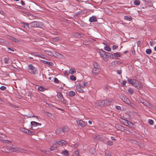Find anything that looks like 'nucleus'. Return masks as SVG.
<instances>
[{
	"instance_id": "nucleus-9",
	"label": "nucleus",
	"mask_w": 156,
	"mask_h": 156,
	"mask_svg": "<svg viewBox=\"0 0 156 156\" xmlns=\"http://www.w3.org/2000/svg\"><path fill=\"white\" fill-rule=\"evenodd\" d=\"M30 26L32 27H41V23L37 21H34L29 24Z\"/></svg>"
},
{
	"instance_id": "nucleus-17",
	"label": "nucleus",
	"mask_w": 156,
	"mask_h": 156,
	"mask_svg": "<svg viewBox=\"0 0 156 156\" xmlns=\"http://www.w3.org/2000/svg\"><path fill=\"white\" fill-rule=\"evenodd\" d=\"M114 59L117 58L118 57H121L120 53L119 52L114 53Z\"/></svg>"
},
{
	"instance_id": "nucleus-35",
	"label": "nucleus",
	"mask_w": 156,
	"mask_h": 156,
	"mask_svg": "<svg viewBox=\"0 0 156 156\" xmlns=\"http://www.w3.org/2000/svg\"><path fill=\"white\" fill-rule=\"evenodd\" d=\"M107 144L108 145L111 146L112 145L113 142L111 140H109L107 142Z\"/></svg>"
},
{
	"instance_id": "nucleus-3",
	"label": "nucleus",
	"mask_w": 156,
	"mask_h": 156,
	"mask_svg": "<svg viewBox=\"0 0 156 156\" xmlns=\"http://www.w3.org/2000/svg\"><path fill=\"white\" fill-rule=\"evenodd\" d=\"M27 70L29 73L34 74H36L37 72V68L32 64H30L28 66Z\"/></svg>"
},
{
	"instance_id": "nucleus-58",
	"label": "nucleus",
	"mask_w": 156,
	"mask_h": 156,
	"mask_svg": "<svg viewBox=\"0 0 156 156\" xmlns=\"http://www.w3.org/2000/svg\"><path fill=\"white\" fill-rule=\"evenodd\" d=\"M88 123L90 125H91L92 124V122L90 120L88 121Z\"/></svg>"
},
{
	"instance_id": "nucleus-6",
	"label": "nucleus",
	"mask_w": 156,
	"mask_h": 156,
	"mask_svg": "<svg viewBox=\"0 0 156 156\" xmlns=\"http://www.w3.org/2000/svg\"><path fill=\"white\" fill-rule=\"evenodd\" d=\"M45 51L46 54L52 56L58 57L61 55V54L55 52H52L50 51Z\"/></svg>"
},
{
	"instance_id": "nucleus-13",
	"label": "nucleus",
	"mask_w": 156,
	"mask_h": 156,
	"mask_svg": "<svg viewBox=\"0 0 156 156\" xmlns=\"http://www.w3.org/2000/svg\"><path fill=\"white\" fill-rule=\"evenodd\" d=\"M121 99L123 101L128 105H129L131 104L130 100L126 97L122 96L121 98Z\"/></svg>"
},
{
	"instance_id": "nucleus-23",
	"label": "nucleus",
	"mask_w": 156,
	"mask_h": 156,
	"mask_svg": "<svg viewBox=\"0 0 156 156\" xmlns=\"http://www.w3.org/2000/svg\"><path fill=\"white\" fill-rule=\"evenodd\" d=\"M9 148V145L7 146L6 147H3V148H2V151L3 152H5V153H9V152H7L5 151H6L8 149V148Z\"/></svg>"
},
{
	"instance_id": "nucleus-27",
	"label": "nucleus",
	"mask_w": 156,
	"mask_h": 156,
	"mask_svg": "<svg viewBox=\"0 0 156 156\" xmlns=\"http://www.w3.org/2000/svg\"><path fill=\"white\" fill-rule=\"evenodd\" d=\"M37 89L39 91H44L45 90V88L44 87L42 86H39L38 87Z\"/></svg>"
},
{
	"instance_id": "nucleus-41",
	"label": "nucleus",
	"mask_w": 156,
	"mask_h": 156,
	"mask_svg": "<svg viewBox=\"0 0 156 156\" xmlns=\"http://www.w3.org/2000/svg\"><path fill=\"white\" fill-rule=\"evenodd\" d=\"M137 46H140L141 45V43L140 41H138L137 42Z\"/></svg>"
},
{
	"instance_id": "nucleus-39",
	"label": "nucleus",
	"mask_w": 156,
	"mask_h": 156,
	"mask_svg": "<svg viewBox=\"0 0 156 156\" xmlns=\"http://www.w3.org/2000/svg\"><path fill=\"white\" fill-rule=\"evenodd\" d=\"M6 89V87L4 86H2L0 87V89L2 90H4Z\"/></svg>"
},
{
	"instance_id": "nucleus-15",
	"label": "nucleus",
	"mask_w": 156,
	"mask_h": 156,
	"mask_svg": "<svg viewBox=\"0 0 156 156\" xmlns=\"http://www.w3.org/2000/svg\"><path fill=\"white\" fill-rule=\"evenodd\" d=\"M22 131L23 132L27 134H29L30 135H31L32 134V132L31 131H29L27 129H23V130H22Z\"/></svg>"
},
{
	"instance_id": "nucleus-40",
	"label": "nucleus",
	"mask_w": 156,
	"mask_h": 156,
	"mask_svg": "<svg viewBox=\"0 0 156 156\" xmlns=\"http://www.w3.org/2000/svg\"><path fill=\"white\" fill-rule=\"evenodd\" d=\"M45 56L41 54H40L39 57L41 58H42L45 59Z\"/></svg>"
},
{
	"instance_id": "nucleus-24",
	"label": "nucleus",
	"mask_w": 156,
	"mask_h": 156,
	"mask_svg": "<svg viewBox=\"0 0 156 156\" xmlns=\"http://www.w3.org/2000/svg\"><path fill=\"white\" fill-rule=\"evenodd\" d=\"M104 49L108 51H111V48L109 46H106L104 48Z\"/></svg>"
},
{
	"instance_id": "nucleus-48",
	"label": "nucleus",
	"mask_w": 156,
	"mask_h": 156,
	"mask_svg": "<svg viewBox=\"0 0 156 156\" xmlns=\"http://www.w3.org/2000/svg\"><path fill=\"white\" fill-rule=\"evenodd\" d=\"M54 40L57 41L59 40V38L58 37H56L54 39Z\"/></svg>"
},
{
	"instance_id": "nucleus-49",
	"label": "nucleus",
	"mask_w": 156,
	"mask_h": 156,
	"mask_svg": "<svg viewBox=\"0 0 156 156\" xmlns=\"http://www.w3.org/2000/svg\"><path fill=\"white\" fill-rule=\"evenodd\" d=\"M147 103H148V102L146 101H144L143 102V104H144V105H147Z\"/></svg>"
},
{
	"instance_id": "nucleus-26",
	"label": "nucleus",
	"mask_w": 156,
	"mask_h": 156,
	"mask_svg": "<svg viewBox=\"0 0 156 156\" xmlns=\"http://www.w3.org/2000/svg\"><path fill=\"white\" fill-rule=\"evenodd\" d=\"M133 4L135 5H138L140 4V2L139 0H135L133 2Z\"/></svg>"
},
{
	"instance_id": "nucleus-60",
	"label": "nucleus",
	"mask_w": 156,
	"mask_h": 156,
	"mask_svg": "<svg viewBox=\"0 0 156 156\" xmlns=\"http://www.w3.org/2000/svg\"><path fill=\"white\" fill-rule=\"evenodd\" d=\"M30 117H36V116H30ZM36 118H37V119H38V118H37V117H36Z\"/></svg>"
},
{
	"instance_id": "nucleus-59",
	"label": "nucleus",
	"mask_w": 156,
	"mask_h": 156,
	"mask_svg": "<svg viewBox=\"0 0 156 156\" xmlns=\"http://www.w3.org/2000/svg\"><path fill=\"white\" fill-rule=\"evenodd\" d=\"M8 50H9L10 51H14V50H12V49H11V48H8Z\"/></svg>"
},
{
	"instance_id": "nucleus-57",
	"label": "nucleus",
	"mask_w": 156,
	"mask_h": 156,
	"mask_svg": "<svg viewBox=\"0 0 156 156\" xmlns=\"http://www.w3.org/2000/svg\"><path fill=\"white\" fill-rule=\"evenodd\" d=\"M111 139L112 140H115V138L113 136H112L111 137Z\"/></svg>"
},
{
	"instance_id": "nucleus-52",
	"label": "nucleus",
	"mask_w": 156,
	"mask_h": 156,
	"mask_svg": "<svg viewBox=\"0 0 156 156\" xmlns=\"http://www.w3.org/2000/svg\"><path fill=\"white\" fill-rule=\"evenodd\" d=\"M101 104V101H98L97 102V103H95V104L96 105L98 106V104Z\"/></svg>"
},
{
	"instance_id": "nucleus-51",
	"label": "nucleus",
	"mask_w": 156,
	"mask_h": 156,
	"mask_svg": "<svg viewBox=\"0 0 156 156\" xmlns=\"http://www.w3.org/2000/svg\"><path fill=\"white\" fill-rule=\"evenodd\" d=\"M21 3L22 5H25L24 2L22 0L21 1Z\"/></svg>"
},
{
	"instance_id": "nucleus-50",
	"label": "nucleus",
	"mask_w": 156,
	"mask_h": 156,
	"mask_svg": "<svg viewBox=\"0 0 156 156\" xmlns=\"http://www.w3.org/2000/svg\"><path fill=\"white\" fill-rule=\"evenodd\" d=\"M150 44L151 46H153L154 44V43L152 41H150Z\"/></svg>"
},
{
	"instance_id": "nucleus-62",
	"label": "nucleus",
	"mask_w": 156,
	"mask_h": 156,
	"mask_svg": "<svg viewBox=\"0 0 156 156\" xmlns=\"http://www.w3.org/2000/svg\"><path fill=\"white\" fill-rule=\"evenodd\" d=\"M29 58L30 59H32V58H33L32 57H29Z\"/></svg>"
},
{
	"instance_id": "nucleus-21",
	"label": "nucleus",
	"mask_w": 156,
	"mask_h": 156,
	"mask_svg": "<svg viewBox=\"0 0 156 156\" xmlns=\"http://www.w3.org/2000/svg\"><path fill=\"white\" fill-rule=\"evenodd\" d=\"M124 19L126 20L131 21L132 20V18L129 16H124Z\"/></svg>"
},
{
	"instance_id": "nucleus-54",
	"label": "nucleus",
	"mask_w": 156,
	"mask_h": 156,
	"mask_svg": "<svg viewBox=\"0 0 156 156\" xmlns=\"http://www.w3.org/2000/svg\"><path fill=\"white\" fill-rule=\"evenodd\" d=\"M126 81H123L122 82V85H126Z\"/></svg>"
},
{
	"instance_id": "nucleus-5",
	"label": "nucleus",
	"mask_w": 156,
	"mask_h": 156,
	"mask_svg": "<svg viewBox=\"0 0 156 156\" xmlns=\"http://www.w3.org/2000/svg\"><path fill=\"white\" fill-rule=\"evenodd\" d=\"M101 56L103 58L105 62H107L108 60V56L107 53H106L104 51H101L99 52Z\"/></svg>"
},
{
	"instance_id": "nucleus-7",
	"label": "nucleus",
	"mask_w": 156,
	"mask_h": 156,
	"mask_svg": "<svg viewBox=\"0 0 156 156\" xmlns=\"http://www.w3.org/2000/svg\"><path fill=\"white\" fill-rule=\"evenodd\" d=\"M110 103L109 100L105 99L101 101V104H98V106H103L108 105H109Z\"/></svg>"
},
{
	"instance_id": "nucleus-28",
	"label": "nucleus",
	"mask_w": 156,
	"mask_h": 156,
	"mask_svg": "<svg viewBox=\"0 0 156 156\" xmlns=\"http://www.w3.org/2000/svg\"><path fill=\"white\" fill-rule=\"evenodd\" d=\"M69 73L71 74H73L76 73L75 69H74L71 68L69 71Z\"/></svg>"
},
{
	"instance_id": "nucleus-42",
	"label": "nucleus",
	"mask_w": 156,
	"mask_h": 156,
	"mask_svg": "<svg viewBox=\"0 0 156 156\" xmlns=\"http://www.w3.org/2000/svg\"><path fill=\"white\" fill-rule=\"evenodd\" d=\"M118 48V46L115 45H113L112 46V48L113 50H115Z\"/></svg>"
},
{
	"instance_id": "nucleus-47",
	"label": "nucleus",
	"mask_w": 156,
	"mask_h": 156,
	"mask_svg": "<svg viewBox=\"0 0 156 156\" xmlns=\"http://www.w3.org/2000/svg\"><path fill=\"white\" fill-rule=\"evenodd\" d=\"M69 72H68L67 71H66L64 73V75H65L67 76V75H69Z\"/></svg>"
},
{
	"instance_id": "nucleus-38",
	"label": "nucleus",
	"mask_w": 156,
	"mask_h": 156,
	"mask_svg": "<svg viewBox=\"0 0 156 156\" xmlns=\"http://www.w3.org/2000/svg\"><path fill=\"white\" fill-rule=\"evenodd\" d=\"M74 154L76 156H78L79 154V151L78 150L75 151L74 152Z\"/></svg>"
},
{
	"instance_id": "nucleus-37",
	"label": "nucleus",
	"mask_w": 156,
	"mask_h": 156,
	"mask_svg": "<svg viewBox=\"0 0 156 156\" xmlns=\"http://www.w3.org/2000/svg\"><path fill=\"white\" fill-rule=\"evenodd\" d=\"M148 122L151 125H152L154 123L153 121L152 120L150 119L148 120Z\"/></svg>"
},
{
	"instance_id": "nucleus-19",
	"label": "nucleus",
	"mask_w": 156,
	"mask_h": 156,
	"mask_svg": "<svg viewBox=\"0 0 156 156\" xmlns=\"http://www.w3.org/2000/svg\"><path fill=\"white\" fill-rule=\"evenodd\" d=\"M22 24L23 25V26H24V27L26 29H29V25L28 23H25V22H23L22 23Z\"/></svg>"
},
{
	"instance_id": "nucleus-11",
	"label": "nucleus",
	"mask_w": 156,
	"mask_h": 156,
	"mask_svg": "<svg viewBox=\"0 0 156 156\" xmlns=\"http://www.w3.org/2000/svg\"><path fill=\"white\" fill-rule=\"evenodd\" d=\"M123 122L124 125L127 126L129 127H132L133 126V124L132 123L124 119Z\"/></svg>"
},
{
	"instance_id": "nucleus-10",
	"label": "nucleus",
	"mask_w": 156,
	"mask_h": 156,
	"mask_svg": "<svg viewBox=\"0 0 156 156\" xmlns=\"http://www.w3.org/2000/svg\"><path fill=\"white\" fill-rule=\"evenodd\" d=\"M66 144L65 141L63 140H61L58 141H55L54 143V145L58 146L63 145Z\"/></svg>"
},
{
	"instance_id": "nucleus-1",
	"label": "nucleus",
	"mask_w": 156,
	"mask_h": 156,
	"mask_svg": "<svg viewBox=\"0 0 156 156\" xmlns=\"http://www.w3.org/2000/svg\"><path fill=\"white\" fill-rule=\"evenodd\" d=\"M7 150L4 151L7 152H19L21 153H24L25 152V150L24 149H21L16 146L11 145V144L9 145V148Z\"/></svg>"
},
{
	"instance_id": "nucleus-4",
	"label": "nucleus",
	"mask_w": 156,
	"mask_h": 156,
	"mask_svg": "<svg viewBox=\"0 0 156 156\" xmlns=\"http://www.w3.org/2000/svg\"><path fill=\"white\" fill-rule=\"evenodd\" d=\"M93 65L94 67L92 69V72L95 74H97L100 71L99 66L95 62L94 63Z\"/></svg>"
},
{
	"instance_id": "nucleus-20",
	"label": "nucleus",
	"mask_w": 156,
	"mask_h": 156,
	"mask_svg": "<svg viewBox=\"0 0 156 156\" xmlns=\"http://www.w3.org/2000/svg\"><path fill=\"white\" fill-rule=\"evenodd\" d=\"M82 83V85H83V87H87L89 86L90 85V83H89L87 82H83Z\"/></svg>"
},
{
	"instance_id": "nucleus-16",
	"label": "nucleus",
	"mask_w": 156,
	"mask_h": 156,
	"mask_svg": "<svg viewBox=\"0 0 156 156\" xmlns=\"http://www.w3.org/2000/svg\"><path fill=\"white\" fill-rule=\"evenodd\" d=\"M89 20L91 22H96L97 20L96 17L92 16L90 18Z\"/></svg>"
},
{
	"instance_id": "nucleus-14",
	"label": "nucleus",
	"mask_w": 156,
	"mask_h": 156,
	"mask_svg": "<svg viewBox=\"0 0 156 156\" xmlns=\"http://www.w3.org/2000/svg\"><path fill=\"white\" fill-rule=\"evenodd\" d=\"M57 97L62 102L64 101V100L63 97L62 93L60 92H59L57 93Z\"/></svg>"
},
{
	"instance_id": "nucleus-2",
	"label": "nucleus",
	"mask_w": 156,
	"mask_h": 156,
	"mask_svg": "<svg viewBox=\"0 0 156 156\" xmlns=\"http://www.w3.org/2000/svg\"><path fill=\"white\" fill-rule=\"evenodd\" d=\"M128 81L129 83L137 89H140L142 87L141 83L135 79H129Z\"/></svg>"
},
{
	"instance_id": "nucleus-63",
	"label": "nucleus",
	"mask_w": 156,
	"mask_h": 156,
	"mask_svg": "<svg viewBox=\"0 0 156 156\" xmlns=\"http://www.w3.org/2000/svg\"><path fill=\"white\" fill-rule=\"evenodd\" d=\"M77 147V146H76L75 145H74V146H73V147H74V148H76V147Z\"/></svg>"
},
{
	"instance_id": "nucleus-46",
	"label": "nucleus",
	"mask_w": 156,
	"mask_h": 156,
	"mask_svg": "<svg viewBox=\"0 0 156 156\" xmlns=\"http://www.w3.org/2000/svg\"><path fill=\"white\" fill-rule=\"evenodd\" d=\"M75 36L77 37H81L80 34H75Z\"/></svg>"
},
{
	"instance_id": "nucleus-29",
	"label": "nucleus",
	"mask_w": 156,
	"mask_h": 156,
	"mask_svg": "<svg viewBox=\"0 0 156 156\" xmlns=\"http://www.w3.org/2000/svg\"><path fill=\"white\" fill-rule=\"evenodd\" d=\"M62 154L66 156H68L69 155V152L68 151L65 150L62 152Z\"/></svg>"
},
{
	"instance_id": "nucleus-30",
	"label": "nucleus",
	"mask_w": 156,
	"mask_h": 156,
	"mask_svg": "<svg viewBox=\"0 0 156 156\" xmlns=\"http://www.w3.org/2000/svg\"><path fill=\"white\" fill-rule=\"evenodd\" d=\"M39 54H39L37 52H34L32 53V55H34V56H37L38 57H39Z\"/></svg>"
},
{
	"instance_id": "nucleus-64",
	"label": "nucleus",
	"mask_w": 156,
	"mask_h": 156,
	"mask_svg": "<svg viewBox=\"0 0 156 156\" xmlns=\"http://www.w3.org/2000/svg\"><path fill=\"white\" fill-rule=\"evenodd\" d=\"M56 80H57V78H55V81Z\"/></svg>"
},
{
	"instance_id": "nucleus-56",
	"label": "nucleus",
	"mask_w": 156,
	"mask_h": 156,
	"mask_svg": "<svg viewBox=\"0 0 156 156\" xmlns=\"http://www.w3.org/2000/svg\"><path fill=\"white\" fill-rule=\"evenodd\" d=\"M122 72H121V70H119L118 71V73L119 74H121V73Z\"/></svg>"
},
{
	"instance_id": "nucleus-8",
	"label": "nucleus",
	"mask_w": 156,
	"mask_h": 156,
	"mask_svg": "<svg viewBox=\"0 0 156 156\" xmlns=\"http://www.w3.org/2000/svg\"><path fill=\"white\" fill-rule=\"evenodd\" d=\"M83 85L82 83H78L76 86V90L80 93H82L84 92L83 90Z\"/></svg>"
},
{
	"instance_id": "nucleus-25",
	"label": "nucleus",
	"mask_w": 156,
	"mask_h": 156,
	"mask_svg": "<svg viewBox=\"0 0 156 156\" xmlns=\"http://www.w3.org/2000/svg\"><path fill=\"white\" fill-rule=\"evenodd\" d=\"M9 38L15 42H18V40L14 38L11 36H9Z\"/></svg>"
},
{
	"instance_id": "nucleus-18",
	"label": "nucleus",
	"mask_w": 156,
	"mask_h": 156,
	"mask_svg": "<svg viewBox=\"0 0 156 156\" xmlns=\"http://www.w3.org/2000/svg\"><path fill=\"white\" fill-rule=\"evenodd\" d=\"M76 94L75 92L72 90L70 91L69 92V96L73 97L75 96Z\"/></svg>"
},
{
	"instance_id": "nucleus-36",
	"label": "nucleus",
	"mask_w": 156,
	"mask_h": 156,
	"mask_svg": "<svg viewBox=\"0 0 156 156\" xmlns=\"http://www.w3.org/2000/svg\"><path fill=\"white\" fill-rule=\"evenodd\" d=\"M70 78V80H72L74 81L76 80V78L73 76H71Z\"/></svg>"
},
{
	"instance_id": "nucleus-44",
	"label": "nucleus",
	"mask_w": 156,
	"mask_h": 156,
	"mask_svg": "<svg viewBox=\"0 0 156 156\" xmlns=\"http://www.w3.org/2000/svg\"><path fill=\"white\" fill-rule=\"evenodd\" d=\"M42 62L44 64H48V62L44 60H41Z\"/></svg>"
},
{
	"instance_id": "nucleus-53",
	"label": "nucleus",
	"mask_w": 156,
	"mask_h": 156,
	"mask_svg": "<svg viewBox=\"0 0 156 156\" xmlns=\"http://www.w3.org/2000/svg\"><path fill=\"white\" fill-rule=\"evenodd\" d=\"M53 64V63L51 62H48V64L49 66H52Z\"/></svg>"
},
{
	"instance_id": "nucleus-12",
	"label": "nucleus",
	"mask_w": 156,
	"mask_h": 156,
	"mask_svg": "<svg viewBox=\"0 0 156 156\" xmlns=\"http://www.w3.org/2000/svg\"><path fill=\"white\" fill-rule=\"evenodd\" d=\"M76 122L78 125H79L81 127H84L85 126V124L84 121H83L81 119L78 120H76Z\"/></svg>"
},
{
	"instance_id": "nucleus-22",
	"label": "nucleus",
	"mask_w": 156,
	"mask_h": 156,
	"mask_svg": "<svg viewBox=\"0 0 156 156\" xmlns=\"http://www.w3.org/2000/svg\"><path fill=\"white\" fill-rule=\"evenodd\" d=\"M38 124H40V123L34 121H32L31 122V125L34 126H38Z\"/></svg>"
},
{
	"instance_id": "nucleus-34",
	"label": "nucleus",
	"mask_w": 156,
	"mask_h": 156,
	"mask_svg": "<svg viewBox=\"0 0 156 156\" xmlns=\"http://www.w3.org/2000/svg\"><path fill=\"white\" fill-rule=\"evenodd\" d=\"M151 52V50L150 49H147L146 50V52L147 54H150Z\"/></svg>"
},
{
	"instance_id": "nucleus-61",
	"label": "nucleus",
	"mask_w": 156,
	"mask_h": 156,
	"mask_svg": "<svg viewBox=\"0 0 156 156\" xmlns=\"http://www.w3.org/2000/svg\"><path fill=\"white\" fill-rule=\"evenodd\" d=\"M154 50L156 51V46H155L154 48Z\"/></svg>"
},
{
	"instance_id": "nucleus-55",
	"label": "nucleus",
	"mask_w": 156,
	"mask_h": 156,
	"mask_svg": "<svg viewBox=\"0 0 156 156\" xmlns=\"http://www.w3.org/2000/svg\"><path fill=\"white\" fill-rule=\"evenodd\" d=\"M116 109H118V110H119V109H120L121 108H120V106H117V107H116Z\"/></svg>"
},
{
	"instance_id": "nucleus-31",
	"label": "nucleus",
	"mask_w": 156,
	"mask_h": 156,
	"mask_svg": "<svg viewBox=\"0 0 156 156\" xmlns=\"http://www.w3.org/2000/svg\"><path fill=\"white\" fill-rule=\"evenodd\" d=\"M107 54H108V56L110 57L111 58L114 59V55L110 53H107Z\"/></svg>"
},
{
	"instance_id": "nucleus-45",
	"label": "nucleus",
	"mask_w": 156,
	"mask_h": 156,
	"mask_svg": "<svg viewBox=\"0 0 156 156\" xmlns=\"http://www.w3.org/2000/svg\"><path fill=\"white\" fill-rule=\"evenodd\" d=\"M128 91L129 92V93H130V94H132L133 92V91L131 89H129L128 90Z\"/></svg>"
},
{
	"instance_id": "nucleus-32",
	"label": "nucleus",
	"mask_w": 156,
	"mask_h": 156,
	"mask_svg": "<svg viewBox=\"0 0 156 156\" xmlns=\"http://www.w3.org/2000/svg\"><path fill=\"white\" fill-rule=\"evenodd\" d=\"M54 146H53L51 147L50 148V150L51 151H53L54 150H55L58 147V146L54 145Z\"/></svg>"
},
{
	"instance_id": "nucleus-33",
	"label": "nucleus",
	"mask_w": 156,
	"mask_h": 156,
	"mask_svg": "<svg viewBox=\"0 0 156 156\" xmlns=\"http://www.w3.org/2000/svg\"><path fill=\"white\" fill-rule=\"evenodd\" d=\"M9 58H5L4 59V62L5 64H8L9 63Z\"/></svg>"
},
{
	"instance_id": "nucleus-43",
	"label": "nucleus",
	"mask_w": 156,
	"mask_h": 156,
	"mask_svg": "<svg viewBox=\"0 0 156 156\" xmlns=\"http://www.w3.org/2000/svg\"><path fill=\"white\" fill-rule=\"evenodd\" d=\"M105 156H111V154L109 152H106L105 153Z\"/></svg>"
}]
</instances>
